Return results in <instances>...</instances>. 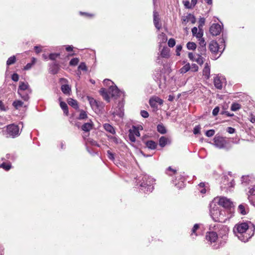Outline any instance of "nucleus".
Wrapping results in <instances>:
<instances>
[{
	"instance_id": "nucleus-1",
	"label": "nucleus",
	"mask_w": 255,
	"mask_h": 255,
	"mask_svg": "<svg viewBox=\"0 0 255 255\" xmlns=\"http://www.w3.org/2000/svg\"><path fill=\"white\" fill-rule=\"evenodd\" d=\"M248 230V224L246 223H242L236 224L234 227L233 232L240 240L246 242L251 238L250 235L246 233Z\"/></svg>"
},
{
	"instance_id": "nucleus-2",
	"label": "nucleus",
	"mask_w": 255,
	"mask_h": 255,
	"mask_svg": "<svg viewBox=\"0 0 255 255\" xmlns=\"http://www.w3.org/2000/svg\"><path fill=\"white\" fill-rule=\"evenodd\" d=\"M4 132L7 137L14 138L20 134L19 127L14 124L7 125Z\"/></svg>"
},
{
	"instance_id": "nucleus-3",
	"label": "nucleus",
	"mask_w": 255,
	"mask_h": 255,
	"mask_svg": "<svg viewBox=\"0 0 255 255\" xmlns=\"http://www.w3.org/2000/svg\"><path fill=\"white\" fill-rule=\"evenodd\" d=\"M155 184V180L153 178L148 175H144L142 178L140 187L147 188V191H152L153 189V185Z\"/></svg>"
},
{
	"instance_id": "nucleus-4",
	"label": "nucleus",
	"mask_w": 255,
	"mask_h": 255,
	"mask_svg": "<svg viewBox=\"0 0 255 255\" xmlns=\"http://www.w3.org/2000/svg\"><path fill=\"white\" fill-rule=\"evenodd\" d=\"M218 203L220 206L229 210H231L234 207L233 202L230 199L223 196L219 197Z\"/></svg>"
},
{
	"instance_id": "nucleus-5",
	"label": "nucleus",
	"mask_w": 255,
	"mask_h": 255,
	"mask_svg": "<svg viewBox=\"0 0 255 255\" xmlns=\"http://www.w3.org/2000/svg\"><path fill=\"white\" fill-rule=\"evenodd\" d=\"M214 142L215 145L220 148H224L227 144L225 138L220 136H215L214 138Z\"/></svg>"
},
{
	"instance_id": "nucleus-6",
	"label": "nucleus",
	"mask_w": 255,
	"mask_h": 255,
	"mask_svg": "<svg viewBox=\"0 0 255 255\" xmlns=\"http://www.w3.org/2000/svg\"><path fill=\"white\" fill-rule=\"evenodd\" d=\"M90 104L95 111H100L102 108V103L95 100L93 98L88 97Z\"/></svg>"
},
{
	"instance_id": "nucleus-7",
	"label": "nucleus",
	"mask_w": 255,
	"mask_h": 255,
	"mask_svg": "<svg viewBox=\"0 0 255 255\" xmlns=\"http://www.w3.org/2000/svg\"><path fill=\"white\" fill-rule=\"evenodd\" d=\"M206 239L210 244L216 243L218 239V234L214 231L208 232L206 234Z\"/></svg>"
},
{
	"instance_id": "nucleus-8",
	"label": "nucleus",
	"mask_w": 255,
	"mask_h": 255,
	"mask_svg": "<svg viewBox=\"0 0 255 255\" xmlns=\"http://www.w3.org/2000/svg\"><path fill=\"white\" fill-rule=\"evenodd\" d=\"M222 30L221 25L218 23H214L210 27V32L213 36L219 35Z\"/></svg>"
},
{
	"instance_id": "nucleus-9",
	"label": "nucleus",
	"mask_w": 255,
	"mask_h": 255,
	"mask_svg": "<svg viewBox=\"0 0 255 255\" xmlns=\"http://www.w3.org/2000/svg\"><path fill=\"white\" fill-rule=\"evenodd\" d=\"M60 66L58 63L56 61L53 62L49 65V72L53 75L58 73L60 69Z\"/></svg>"
},
{
	"instance_id": "nucleus-10",
	"label": "nucleus",
	"mask_w": 255,
	"mask_h": 255,
	"mask_svg": "<svg viewBox=\"0 0 255 255\" xmlns=\"http://www.w3.org/2000/svg\"><path fill=\"white\" fill-rule=\"evenodd\" d=\"M209 49L212 53L215 54H217L219 52H221V53H222V52L219 50V47L218 43L214 40L211 41L210 43Z\"/></svg>"
},
{
	"instance_id": "nucleus-11",
	"label": "nucleus",
	"mask_w": 255,
	"mask_h": 255,
	"mask_svg": "<svg viewBox=\"0 0 255 255\" xmlns=\"http://www.w3.org/2000/svg\"><path fill=\"white\" fill-rule=\"evenodd\" d=\"M249 193L248 199L251 204L255 206V185L250 189Z\"/></svg>"
},
{
	"instance_id": "nucleus-12",
	"label": "nucleus",
	"mask_w": 255,
	"mask_h": 255,
	"mask_svg": "<svg viewBox=\"0 0 255 255\" xmlns=\"http://www.w3.org/2000/svg\"><path fill=\"white\" fill-rule=\"evenodd\" d=\"M153 22L155 27L159 29L161 27V24L160 23L159 14L158 12L155 11L153 12Z\"/></svg>"
},
{
	"instance_id": "nucleus-13",
	"label": "nucleus",
	"mask_w": 255,
	"mask_h": 255,
	"mask_svg": "<svg viewBox=\"0 0 255 255\" xmlns=\"http://www.w3.org/2000/svg\"><path fill=\"white\" fill-rule=\"evenodd\" d=\"M203 75L205 77L206 80H208L210 77V66L208 63H206L203 70Z\"/></svg>"
},
{
	"instance_id": "nucleus-14",
	"label": "nucleus",
	"mask_w": 255,
	"mask_h": 255,
	"mask_svg": "<svg viewBox=\"0 0 255 255\" xmlns=\"http://www.w3.org/2000/svg\"><path fill=\"white\" fill-rule=\"evenodd\" d=\"M214 84L215 87L218 89H222L223 88V82L219 76H216L214 77Z\"/></svg>"
},
{
	"instance_id": "nucleus-15",
	"label": "nucleus",
	"mask_w": 255,
	"mask_h": 255,
	"mask_svg": "<svg viewBox=\"0 0 255 255\" xmlns=\"http://www.w3.org/2000/svg\"><path fill=\"white\" fill-rule=\"evenodd\" d=\"M192 33L193 36H195L196 38H201L203 35V30L202 28L198 29L196 27H194L192 29Z\"/></svg>"
},
{
	"instance_id": "nucleus-16",
	"label": "nucleus",
	"mask_w": 255,
	"mask_h": 255,
	"mask_svg": "<svg viewBox=\"0 0 255 255\" xmlns=\"http://www.w3.org/2000/svg\"><path fill=\"white\" fill-rule=\"evenodd\" d=\"M28 83H25L23 82H20L18 89L17 93L19 95L21 94V92H24L28 88Z\"/></svg>"
},
{
	"instance_id": "nucleus-17",
	"label": "nucleus",
	"mask_w": 255,
	"mask_h": 255,
	"mask_svg": "<svg viewBox=\"0 0 255 255\" xmlns=\"http://www.w3.org/2000/svg\"><path fill=\"white\" fill-rule=\"evenodd\" d=\"M68 104L73 108L76 110L79 109L78 103L77 100L72 98H69L67 99Z\"/></svg>"
},
{
	"instance_id": "nucleus-18",
	"label": "nucleus",
	"mask_w": 255,
	"mask_h": 255,
	"mask_svg": "<svg viewBox=\"0 0 255 255\" xmlns=\"http://www.w3.org/2000/svg\"><path fill=\"white\" fill-rule=\"evenodd\" d=\"M93 127V124L92 122L91 123H86L82 126L81 129L85 132H89L92 129Z\"/></svg>"
},
{
	"instance_id": "nucleus-19",
	"label": "nucleus",
	"mask_w": 255,
	"mask_h": 255,
	"mask_svg": "<svg viewBox=\"0 0 255 255\" xmlns=\"http://www.w3.org/2000/svg\"><path fill=\"white\" fill-rule=\"evenodd\" d=\"M60 106L63 110L64 115L66 116H68L69 115V110L67 104L64 102L60 101Z\"/></svg>"
},
{
	"instance_id": "nucleus-20",
	"label": "nucleus",
	"mask_w": 255,
	"mask_h": 255,
	"mask_svg": "<svg viewBox=\"0 0 255 255\" xmlns=\"http://www.w3.org/2000/svg\"><path fill=\"white\" fill-rule=\"evenodd\" d=\"M170 49L167 47H164L160 53V55L163 58H168L170 56Z\"/></svg>"
},
{
	"instance_id": "nucleus-21",
	"label": "nucleus",
	"mask_w": 255,
	"mask_h": 255,
	"mask_svg": "<svg viewBox=\"0 0 255 255\" xmlns=\"http://www.w3.org/2000/svg\"><path fill=\"white\" fill-rule=\"evenodd\" d=\"M104 129L108 132L114 134L116 133L115 130L113 127L109 124H105L103 125Z\"/></svg>"
},
{
	"instance_id": "nucleus-22",
	"label": "nucleus",
	"mask_w": 255,
	"mask_h": 255,
	"mask_svg": "<svg viewBox=\"0 0 255 255\" xmlns=\"http://www.w3.org/2000/svg\"><path fill=\"white\" fill-rule=\"evenodd\" d=\"M145 144L146 147L150 149H155L157 147V143L151 140L146 141Z\"/></svg>"
},
{
	"instance_id": "nucleus-23",
	"label": "nucleus",
	"mask_w": 255,
	"mask_h": 255,
	"mask_svg": "<svg viewBox=\"0 0 255 255\" xmlns=\"http://www.w3.org/2000/svg\"><path fill=\"white\" fill-rule=\"evenodd\" d=\"M100 93L106 101H110V97L106 89L101 88L100 90Z\"/></svg>"
},
{
	"instance_id": "nucleus-24",
	"label": "nucleus",
	"mask_w": 255,
	"mask_h": 255,
	"mask_svg": "<svg viewBox=\"0 0 255 255\" xmlns=\"http://www.w3.org/2000/svg\"><path fill=\"white\" fill-rule=\"evenodd\" d=\"M199 225L198 224H196L194 225L192 230H191V237L194 239L195 237H196L198 236V234L197 233V230L199 229Z\"/></svg>"
},
{
	"instance_id": "nucleus-25",
	"label": "nucleus",
	"mask_w": 255,
	"mask_h": 255,
	"mask_svg": "<svg viewBox=\"0 0 255 255\" xmlns=\"http://www.w3.org/2000/svg\"><path fill=\"white\" fill-rule=\"evenodd\" d=\"M80 114L78 117V119L79 120H85L88 118V115L87 112L83 110H79Z\"/></svg>"
},
{
	"instance_id": "nucleus-26",
	"label": "nucleus",
	"mask_w": 255,
	"mask_h": 255,
	"mask_svg": "<svg viewBox=\"0 0 255 255\" xmlns=\"http://www.w3.org/2000/svg\"><path fill=\"white\" fill-rule=\"evenodd\" d=\"M190 65L188 63L180 69L179 72L181 74H185L190 70Z\"/></svg>"
},
{
	"instance_id": "nucleus-27",
	"label": "nucleus",
	"mask_w": 255,
	"mask_h": 255,
	"mask_svg": "<svg viewBox=\"0 0 255 255\" xmlns=\"http://www.w3.org/2000/svg\"><path fill=\"white\" fill-rule=\"evenodd\" d=\"M61 89L62 92L66 95L69 94L70 92H71V88H70L69 86L67 84L63 85L61 86Z\"/></svg>"
},
{
	"instance_id": "nucleus-28",
	"label": "nucleus",
	"mask_w": 255,
	"mask_h": 255,
	"mask_svg": "<svg viewBox=\"0 0 255 255\" xmlns=\"http://www.w3.org/2000/svg\"><path fill=\"white\" fill-rule=\"evenodd\" d=\"M0 168H3L5 171H8L11 168V164L10 162H3L1 164H0Z\"/></svg>"
},
{
	"instance_id": "nucleus-29",
	"label": "nucleus",
	"mask_w": 255,
	"mask_h": 255,
	"mask_svg": "<svg viewBox=\"0 0 255 255\" xmlns=\"http://www.w3.org/2000/svg\"><path fill=\"white\" fill-rule=\"evenodd\" d=\"M36 58L33 57L32 58V61L31 63H27L24 67V68H23V70H29L31 68L32 66L36 62Z\"/></svg>"
},
{
	"instance_id": "nucleus-30",
	"label": "nucleus",
	"mask_w": 255,
	"mask_h": 255,
	"mask_svg": "<svg viewBox=\"0 0 255 255\" xmlns=\"http://www.w3.org/2000/svg\"><path fill=\"white\" fill-rule=\"evenodd\" d=\"M187 20V21H190L192 23L194 24L196 22V18L193 14L190 13L188 14L186 18V19H184V21Z\"/></svg>"
},
{
	"instance_id": "nucleus-31",
	"label": "nucleus",
	"mask_w": 255,
	"mask_h": 255,
	"mask_svg": "<svg viewBox=\"0 0 255 255\" xmlns=\"http://www.w3.org/2000/svg\"><path fill=\"white\" fill-rule=\"evenodd\" d=\"M23 105V102L20 100H15L12 103V106L17 110L22 107Z\"/></svg>"
},
{
	"instance_id": "nucleus-32",
	"label": "nucleus",
	"mask_w": 255,
	"mask_h": 255,
	"mask_svg": "<svg viewBox=\"0 0 255 255\" xmlns=\"http://www.w3.org/2000/svg\"><path fill=\"white\" fill-rule=\"evenodd\" d=\"M167 138L165 137V136H161L159 140V145L163 147L165 146V145L167 144Z\"/></svg>"
},
{
	"instance_id": "nucleus-33",
	"label": "nucleus",
	"mask_w": 255,
	"mask_h": 255,
	"mask_svg": "<svg viewBox=\"0 0 255 255\" xmlns=\"http://www.w3.org/2000/svg\"><path fill=\"white\" fill-rule=\"evenodd\" d=\"M16 61V58L15 56L13 55L12 56H11L8 58V59L6 61V65H7V66H8L9 65L13 64L15 63Z\"/></svg>"
},
{
	"instance_id": "nucleus-34",
	"label": "nucleus",
	"mask_w": 255,
	"mask_h": 255,
	"mask_svg": "<svg viewBox=\"0 0 255 255\" xmlns=\"http://www.w3.org/2000/svg\"><path fill=\"white\" fill-rule=\"evenodd\" d=\"M157 130L159 133L161 134H164L166 132L165 128L162 124H159L157 125Z\"/></svg>"
},
{
	"instance_id": "nucleus-35",
	"label": "nucleus",
	"mask_w": 255,
	"mask_h": 255,
	"mask_svg": "<svg viewBox=\"0 0 255 255\" xmlns=\"http://www.w3.org/2000/svg\"><path fill=\"white\" fill-rule=\"evenodd\" d=\"M88 70L87 67L84 62H82L78 67V71L80 72L81 71L86 72Z\"/></svg>"
},
{
	"instance_id": "nucleus-36",
	"label": "nucleus",
	"mask_w": 255,
	"mask_h": 255,
	"mask_svg": "<svg viewBox=\"0 0 255 255\" xmlns=\"http://www.w3.org/2000/svg\"><path fill=\"white\" fill-rule=\"evenodd\" d=\"M198 50L199 51L198 55H205L206 54L207 50L206 46H199Z\"/></svg>"
},
{
	"instance_id": "nucleus-37",
	"label": "nucleus",
	"mask_w": 255,
	"mask_h": 255,
	"mask_svg": "<svg viewBox=\"0 0 255 255\" xmlns=\"http://www.w3.org/2000/svg\"><path fill=\"white\" fill-rule=\"evenodd\" d=\"M196 47V44L193 42H189L187 43V48L188 50H194Z\"/></svg>"
},
{
	"instance_id": "nucleus-38",
	"label": "nucleus",
	"mask_w": 255,
	"mask_h": 255,
	"mask_svg": "<svg viewBox=\"0 0 255 255\" xmlns=\"http://www.w3.org/2000/svg\"><path fill=\"white\" fill-rule=\"evenodd\" d=\"M241 108V106L238 103H234L232 104L231 109L233 111H236Z\"/></svg>"
},
{
	"instance_id": "nucleus-39",
	"label": "nucleus",
	"mask_w": 255,
	"mask_h": 255,
	"mask_svg": "<svg viewBox=\"0 0 255 255\" xmlns=\"http://www.w3.org/2000/svg\"><path fill=\"white\" fill-rule=\"evenodd\" d=\"M238 210L239 212L243 215H245L247 214V212L245 210V206L243 204H241L239 206Z\"/></svg>"
},
{
	"instance_id": "nucleus-40",
	"label": "nucleus",
	"mask_w": 255,
	"mask_h": 255,
	"mask_svg": "<svg viewBox=\"0 0 255 255\" xmlns=\"http://www.w3.org/2000/svg\"><path fill=\"white\" fill-rule=\"evenodd\" d=\"M79 62V59L78 58H74L70 60L69 64L71 66H76L78 64Z\"/></svg>"
},
{
	"instance_id": "nucleus-41",
	"label": "nucleus",
	"mask_w": 255,
	"mask_h": 255,
	"mask_svg": "<svg viewBox=\"0 0 255 255\" xmlns=\"http://www.w3.org/2000/svg\"><path fill=\"white\" fill-rule=\"evenodd\" d=\"M151 98L156 102V104L158 103L160 105H162L163 103V101L158 97L154 96L151 97Z\"/></svg>"
},
{
	"instance_id": "nucleus-42",
	"label": "nucleus",
	"mask_w": 255,
	"mask_h": 255,
	"mask_svg": "<svg viewBox=\"0 0 255 255\" xmlns=\"http://www.w3.org/2000/svg\"><path fill=\"white\" fill-rule=\"evenodd\" d=\"M110 92H112L111 93V95L113 97V96H115L119 93L118 89H117V87H110Z\"/></svg>"
},
{
	"instance_id": "nucleus-43",
	"label": "nucleus",
	"mask_w": 255,
	"mask_h": 255,
	"mask_svg": "<svg viewBox=\"0 0 255 255\" xmlns=\"http://www.w3.org/2000/svg\"><path fill=\"white\" fill-rule=\"evenodd\" d=\"M202 55H198V57L195 61L199 65H202L204 63V58Z\"/></svg>"
},
{
	"instance_id": "nucleus-44",
	"label": "nucleus",
	"mask_w": 255,
	"mask_h": 255,
	"mask_svg": "<svg viewBox=\"0 0 255 255\" xmlns=\"http://www.w3.org/2000/svg\"><path fill=\"white\" fill-rule=\"evenodd\" d=\"M59 56V53H51L49 55V58L51 60H55V59Z\"/></svg>"
},
{
	"instance_id": "nucleus-45",
	"label": "nucleus",
	"mask_w": 255,
	"mask_h": 255,
	"mask_svg": "<svg viewBox=\"0 0 255 255\" xmlns=\"http://www.w3.org/2000/svg\"><path fill=\"white\" fill-rule=\"evenodd\" d=\"M199 40V46H206V43L205 41V39L204 38L201 37V38H197Z\"/></svg>"
},
{
	"instance_id": "nucleus-46",
	"label": "nucleus",
	"mask_w": 255,
	"mask_h": 255,
	"mask_svg": "<svg viewBox=\"0 0 255 255\" xmlns=\"http://www.w3.org/2000/svg\"><path fill=\"white\" fill-rule=\"evenodd\" d=\"M167 171H170L171 172V173H168V172L167 173L170 176H172L174 174H175L177 172V171L176 169L172 168V167L170 166L168 167V168L167 169Z\"/></svg>"
},
{
	"instance_id": "nucleus-47",
	"label": "nucleus",
	"mask_w": 255,
	"mask_h": 255,
	"mask_svg": "<svg viewBox=\"0 0 255 255\" xmlns=\"http://www.w3.org/2000/svg\"><path fill=\"white\" fill-rule=\"evenodd\" d=\"M129 138L130 140L132 142H135V135L133 133H132L131 129H130L129 130V134H128Z\"/></svg>"
},
{
	"instance_id": "nucleus-48",
	"label": "nucleus",
	"mask_w": 255,
	"mask_h": 255,
	"mask_svg": "<svg viewBox=\"0 0 255 255\" xmlns=\"http://www.w3.org/2000/svg\"><path fill=\"white\" fill-rule=\"evenodd\" d=\"M80 14L81 15H84V16H85L86 17H89V18H92V17H93L95 16V14H93V13H88V12H82V11H81L80 12Z\"/></svg>"
},
{
	"instance_id": "nucleus-49",
	"label": "nucleus",
	"mask_w": 255,
	"mask_h": 255,
	"mask_svg": "<svg viewBox=\"0 0 255 255\" xmlns=\"http://www.w3.org/2000/svg\"><path fill=\"white\" fill-rule=\"evenodd\" d=\"M176 43L175 40L173 38H170L168 41V45L170 47H173Z\"/></svg>"
},
{
	"instance_id": "nucleus-50",
	"label": "nucleus",
	"mask_w": 255,
	"mask_h": 255,
	"mask_svg": "<svg viewBox=\"0 0 255 255\" xmlns=\"http://www.w3.org/2000/svg\"><path fill=\"white\" fill-rule=\"evenodd\" d=\"M215 131L214 129H209L206 132V135L208 137H211L214 135Z\"/></svg>"
},
{
	"instance_id": "nucleus-51",
	"label": "nucleus",
	"mask_w": 255,
	"mask_h": 255,
	"mask_svg": "<svg viewBox=\"0 0 255 255\" xmlns=\"http://www.w3.org/2000/svg\"><path fill=\"white\" fill-rule=\"evenodd\" d=\"M132 133L134 134V135H136L137 136H140V133L139 131L136 128H135L134 126L133 127V129H131Z\"/></svg>"
},
{
	"instance_id": "nucleus-52",
	"label": "nucleus",
	"mask_w": 255,
	"mask_h": 255,
	"mask_svg": "<svg viewBox=\"0 0 255 255\" xmlns=\"http://www.w3.org/2000/svg\"><path fill=\"white\" fill-rule=\"evenodd\" d=\"M190 67H191L190 69H191L192 71H193V72H197L198 71L199 67H198V66H197V64H192L191 65V66H190Z\"/></svg>"
},
{
	"instance_id": "nucleus-53",
	"label": "nucleus",
	"mask_w": 255,
	"mask_h": 255,
	"mask_svg": "<svg viewBox=\"0 0 255 255\" xmlns=\"http://www.w3.org/2000/svg\"><path fill=\"white\" fill-rule=\"evenodd\" d=\"M159 37L162 39V42H166L167 39L166 34L163 32L159 35Z\"/></svg>"
},
{
	"instance_id": "nucleus-54",
	"label": "nucleus",
	"mask_w": 255,
	"mask_h": 255,
	"mask_svg": "<svg viewBox=\"0 0 255 255\" xmlns=\"http://www.w3.org/2000/svg\"><path fill=\"white\" fill-rule=\"evenodd\" d=\"M11 79L14 82H17L19 80V75L17 73H14L11 76Z\"/></svg>"
},
{
	"instance_id": "nucleus-55",
	"label": "nucleus",
	"mask_w": 255,
	"mask_h": 255,
	"mask_svg": "<svg viewBox=\"0 0 255 255\" xmlns=\"http://www.w3.org/2000/svg\"><path fill=\"white\" fill-rule=\"evenodd\" d=\"M141 116L144 118H147L149 116L148 113L145 110H141L140 112Z\"/></svg>"
},
{
	"instance_id": "nucleus-56",
	"label": "nucleus",
	"mask_w": 255,
	"mask_h": 255,
	"mask_svg": "<svg viewBox=\"0 0 255 255\" xmlns=\"http://www.w3.org/2000/svg\"><path fill=\"white\" fill-rule=\"evenodd\" d=\"M205 24V19L204 18H201L199 20V24L198 26L199 29L202 28L203 26V25Z\"/></svg>"
},
{
	"instance_id": "nucleus-57",
	"label": "nucleus",
	"mask_w": 255,
	"mask_h": 255,
	"mask_svg": "<svg viewBox=\"0 0 255 255\" xmlns=\"http://www.w3.org/2000/svg\"><path fill=\"white\" fill-rule=\"evenodd\" d=\"M21 98L24 101H27L29 99V96L27 94H24L23 92H21V94L19 95Z\"/></svg>"
},
{
	"instance_id": "nucleus-58",
	"label": "nucleus",
	"mask_w": 255,
	"mask_h": 255,
	"mask_svg": "<svg viewBox=\"0 0 255 255\" xmlns=\"http://www.w3.org/2000/svg\"><path fill=\"white\" fill-rule=\"evenodd\" d=\"M182 47L181 45H178L176 46V55L179 56L180 55V52L181 51Z\"/></svg>"
},
{
	"instance_id": "nucleus-59",
	"label": "nucleus",
	"mask_w": 255,
	"mask_h": 255,
	"mask_svg": "<svg viewBox=\"0 0 255 255\" xmlns=\"http://www.w3.org/2000/svg\"><path fill=\"white\" fill-rule=\"evenodd\" d=\"M219 111H220V108L219 107H215L213 109V112H212L213 115L214 116H217L218 114Z\"/></svg>"
},
{
	"instance_id": "nucleus-60",
	"label": "nucleus",
	"mask_w": 255,
	"mask_h": 255,
	"mask_svg": "<svg viewBox=\"0 0 255 255\" xmlns=\"http://www.w3.org/2000/svg\"><path fill=\"white\" fill-rule=\"evenodd\" d=\"M149 104L151 107L154 108L157 107L156 102L151 98L149 99Z\"/></svg>"
},
{
	"instance_id": "nucleus-61",
	"label": "nucleus",
	"mask_w": 255,
	"mask_h": 255,
	"mask_svg": "<svg viewBox=\"0 0 255 255\" xmlns=\"http://www.w3.org/2000/svg\"><path fill=\"white\" fill-rule=\"evenodd\" d=\"M200 127L199 126H196L193 129V133L195 134H198L200 133Z\"/></svg>"
},
{
	"instance_id": "nucleus-62",
	"label": "nucleus",
	"mask_w": 255,
	"mask_h": 255,
	"mask_svg": "<svg viewBox=\"0 0 255 255\" xmlns=\"http://www.w3.org/2000/svg\"><path fill=\"white\" fill-rule=\"evenodd\" d=\"M107 154H108V157L110 159H111V160L114 159V154L112 152H111L110 150H108Z\"/></svg>"
},
{
	"instance_id": "nucleus-63",
	"label": "nucleus",
	"mask_w": 255,
	"mask_h": 255,
	"mask_svg": "<svg viewBox=\"0 0 255 255\" xmlns=\"http://www.w3.org/2000/svg\"><path fill=\"white\" fill-rule=\"evenodd\" d=\"M34 49L35 50V52L37 54L40 53L42 51L41 47L40 46H34Z\"/></svg>"
},
{
	"instance_id": "nucleus-64",
	"label": "nucleus",
	"mask_w": 255,
	"mask_h": 255,
	"mask_svg": "<svg viewBox=\"0 0 255 255\" xmlns=\"http://www.w3.org/2000/svg\"><path fill=\"white\" fill-rule=\"evenodd\" d=\"M227 131L229 133L232 134L235 132V129L232 127H228L227 128Z\"/></svg>"
}]
</instances>
